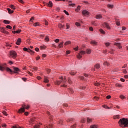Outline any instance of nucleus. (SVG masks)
Instances as JSON below:
<instances>
[{
  "label": "nucleus",
  "instance_id": "f257e3e1",
  "mask_svg": "<svg viewBox=\"0 0 128 128\" xmlns=\"http://www.w3.org/2000/svg\"><path fill=\"white\" fill-rule=\"evenodd\" d=\"M121 128H128V120L126 118H122L118 122Z\"/></svg>",
  "mask_w": 128,
  "mask_h": 128
},
{
  "label": "nucleus",
  "instance_id": "f03ea898",
  "mask_svg": "<svg viewBox=\"0 0 128 128\" xmlns=\"http://www.w3.org/2000/svg\"><path fill=\"white\" fill-rule=\"evenodd\" d=\"M7 70V72H12V70L10 68L6 67V64H0V70H1V72H4V70Z\"/></svg>",
  "mask_w": 128,
  "mask_h": 128
},
{
  "label": "nucleus",
  "instance_id": "7ed1b4c3",
  "mask_svg": "<svg viewBox=\"0 0 128 128\" xmlns=\"http://www.w3.org/2000/svg\"><path fill=\"white\" fill-rule=\"evenodd\" d=\"M62 84L60 86H62L63 88H66V80H56L55 82V84H57V86H60V84Z\"/></svg>",
  "mask_w": 128,
  "mask_h": 128
},
{
  "label": "nucleus",
  "instance_id": "20e7f679",
  "mask_svg": "<svg viewBox=\"0 0 128 128\" xmlns=\"http://www.w3.org/2000/svg\"><path fill=\"white\" fill-rule=\"evenodd\" d=\"M26 110H28L30 108V106H26V104H22V108H20L18 110V112L19 114H20L22 112H26Z\"/></svg>",
  "mask_w": 128,
  "mask_h": 128
},
{
  "label": "nucleus",
  "instance_id": "39448f33",
  "mask_svg": "<svg viewBox=\"0 0 128 128\" xmlns=\"http://www.w3.org/2000/svg\"><path fill=\"white\" fill-rule=\"evenodd\" d=\"M10 56L12 58H16V52L15 51H11L10 52Z\"/></svg>",
  "mask_w": 128,
  "mask_h": 128
},
{
  "label": "nucleus",
  "instance_id": "423d86ee",
  "mask_svg": "<svg viewBox=\"0 0 128 128\" xmlns=\"http://www.w3.org/2000/svg\"><path fill=\"white\" fill-rule=\"evenodd\" d=\"M82 14L86 16H88L90 14V12L86 10H84L82 12Z\"/></svg>",
  "mask_w": 128,
  "mask_h": 128
},
{
  "label": "nucleus",
  "instance_id": "0eeeda50",
  "mask_svg": "<svg viewBox=\"0 0 128 128\" xmlns=\"http://www.w3.org/2000/svg\"><path fill=\"white\" fill-rule=\"evenodd\" d=\"M104 26V28H108V30H110V26L108 25V24L106 23V22H104L103 24Z\"/></svg>",
  "mask_w": 128,
  "mask_h": 128
},
{
  "label": "nucleus",
  "instance_id": "6e6552de",
  "mask_svg": "<svg viewBox=\"0 0 128 128\" xmlns=\"http://www.w3.org/2000/svg\"><path fill=\"white\" fill-rule=\"evenodd\" d=\"M44 128H54V124H50L46 126H44Z\"/></svg>",
  "mask_w": 128,
  "mask_h": 128
},
{
  "label": "nucleus",
  "instance_id": "1a4fd4ad",
  "mask_svg": "<svg viewBox=\"0 0 128 128\" xmlns=\"http://www.w3.org/2000/svg\"><path fill=\"white\" fill-rule=\"evenodd\" d=\"M21 42H22V39L20 38H18L16 40V44H17L18 46H20Z\"/></svg>",
  "mask_w": 128,
  "mask_h": 128
},
{
  "label": "nucleus",
  "instance_id": "9d476101",
  "mask_svg": "<svg viewBox=\"0 0 128 128\" xmlns=\"http://www.w3.org/2000/svg\"><path fill=\"white\" fill-rule=\"evenodd\" d=\"M64 48V41L60 42L58 45V48Z\"/></svg>",
  "mask_w": 128,
  "mask_h": 128
},
{
  "label": "nucleus",
  "instance_id": "9b49d317",
  "mask_svg": "<svg viewBox=\"0 0 128 128\" xmlns=\"http://www.w3.org/2000/svg\"><path fill=\"white\" fill-rule=\"evenodd\" d=\"M35 120H36V118H33L30 120V121L29 122L30 124H32L34 122Z\"/></svg>",
  "mask_w": 128,
  "mask_h": 128
},
{
  "label": "nucleus",
  "instance_id": "f8f14e48",
  "mask_svg": "<svg viewBox=\"0 0 128 128\" xmlns=\"http://www.w3.org/2000/svg\"><path fill=\"white\" fill-rule=\"evenodd\" d=\"M90 44H92V46H96L98 44V42L94 41V40H91L90 42Z\"/></svg>",
  "mask_w": 128,
  "mask_h": 128
},
{
  "label": "nucleus",
  "instance_id": "ddd939ff",
  "mask_svg": "<svg viewBox=\"0 0 128 128\" xmlns=\"http://www.w3.org/2000/svg\"><path fill=\"white\" fill-rule=\"evenodd\" d=\"M14 70V74H16L18 72H20V68H16L14 66L13 67Z\"/></svg>",
  "mask_w": 128,
  "mask_h": 128
},
{
  "label": "nucleus",
  "instance_id": "4468645a",
  "mask_svg": "<svg viewBox=\"0 0 128 128\" xmlns=\"http://www.w3.org/2000/svg\"><path fill=\"white\" fill-rule=\"evenodd\" d=\"M96 16L97 20H100V18H102V16L101 14H97Z\"/></svg>",
  "mask_w": 128,
  "mask_h": 128
},
{
  "label": "nucleus",
  "instance_id": "2eb2a0df",
  "mask_svg": "<svg viewBox=\"0 0 128 128\" xmlns=\"http://www.w3.org/2000/svg\"><path fill=\"white\" fill-rule=\"evenodd\" d=\"M58 28H60V30H62V28H64V25H62V24H58Z\"/></svg>",
  "mask_w": 128,
  "mask_h": 128
},
{
  "label": "nucleus",
  "instance_id": "dca6fc26",
  "mask_svg": "<svg viewBox=\"0 0 128 128\" xmlns=\"http://www.w3.org/2000/svg\"><path fill=\"white\" fill-rule=\"evenodd\" d=\"M44 82L48 83L50 82V80H48V77H46V76H44Z\"/></svg>",
  "mask_w": 128,
  "mask_h": 128
},
{
  "label": "nucleus",
  "instance_id": "f3484780",
  "mask_svg": "<svg viewBox=\"0 0 128 128\" xmlns=\"http://www.w3.org/2000/svg\"><path fill=\"white\" fill-rule=\"evenodd\" d=\"M115 46H118V48L120 49L122 48V46H120V43H116L114 44Z\"/></svg>",
  "mask_w": 128,
  "mask_h": 128
},
{
  "label": "nucleus",
  "instance_id": "a211bd4d",
  "mask_svg": "<svg viewBox=\"0 0 128 128\" xmlns=\"http://www.w3.org/2000/svg\"><path fill=\"white\" fill-rule=\"evenodd\" d=\"M94 68H96V70H98V68H100V64H97L94 66Z\"/></svg>",
  "mask_w": 128,
  "mask_h": 128
},
{
  "label": "nucleus",
  "instance_id": "6ab92c4d",
  "mask_svg": "<svg viewBox=\"0 0 128 128\" xmlns=\"http://www.w3.org/2000/svg\"><path fill=\"white\" fill-rule=\"evenodd\" d=\"M3 22H4V24H10V22L8 20H4L3 21Z\"/></svg>",
  "mask_w": 128,
  "mask_h": 128
},
{
  "label": "nucleus",
  "instance_id": "aec40b11",
  "mask_svg": "<svg viewBox=\"0 0 128 128\" xmlns=\"http://www.w3.org/2000/svg\"><path fill=\"white\" fill-rule=\"evenodd\" d=\"M70 74L71 76H74L76 74V72H74L72 70L71 72H70Z\"/></svg>",
  "mask_w": 128,
  "mask_h": 128
},
{
  "label": "nucleus",
  "instance_id": "412c9836",
  "mask_svg": "<svg viewBox=\"0 0 128 128\" xmlns=\"http://www.w3.org/2000/svg\"><path fill=\"white\" fill-rule=\"evenodd\" d=\"M113 118L114 120H118V118H120V115H115L113 116Z\"/></svg>",
  "mask_w": 128,
  "mask_h": 128
},
{
  "label": "nucleus",
  "instance_id": "4be33fe9",
  "mask_svg": "<svg viewBox=\"0 0 128 128\" xmlns=\"http://www.w3.org/2000/svg\"><path fill=\"white\" fill-rule=\"evenodd\" d=\"M86 52L88 54H90V52H92V50H90V49H87L86 50Z\"/></svg>",
  "mask_w": 128,
  "mask_h": 128
},
{
  "label": "nucleus",
  "instance_id": "5701e85b",
  "mask_svg": "<svg viewBox=\"0 0 128 128\" xmlns=\"http://www.w3.org/2000/svg\"><path fill=\"white\" fill-rule=\"evenodd\" d=\"M72 44V42L70 41H67L64 43V45L68 46V44Z\"/></svg>",
  "mask_w": 128,
  "mask_h": 128
},
{
  "label": "nucleus",
  "instance_id": "b1692460",
  "mask_svg": "<svg viewBox=\"0 0 128 128\" xmlns=\"http://www.w3.org/2000/svg\"><path fill=\"white\" fill-rule=\"evenodd\" d=\"M108 8H114V6L112 4H108L107 5Z\"/></svg>",
  "mask_w": 128,
  "mask_h": 128
},
{
  "label": "nucleus",
  "instance_id": "393cba45",
  "mask_svg": "<svg viewBox=\"0 0 128 128\" xmlns=\"http://www.w3.org/2000/svg\"><path fill=\"white\" fill-rule=\"evenodd\" d=\"M7 10H8V14H12V12H14V10H12L9 8H7Z\"/></svg>",
  "mask_w": 128,
  "mask_h": 128
},
{
  "label": "nucleus",
  "instance_id": "a878e982",
  "mask_svg": "<svg viewBox=\"0 0 128 128\" xmlns=\"http://www.w3.org/2000/svg\"><path fill=\"white\" fill-rule=\"evenodd\" d=\"M116 86L118 88H122V86L118 83L116 84Z\"/></svg>",
  "mask_w": 128,
  "mask_h": 128
},
{
  "label": "nucleus",
  "instance_id": "bb28decb",
  "mask_svg": "<svg viewBox=\"0 0 128 128\" xmlns=\"http://www.w3.org/2000/svg\"><path fill=\"white\" fill-rule=\"evenodd\" d=\"M48 6H50V8H52V1H50L48 2Z\"/></svg>",
  "mask_w": 128,
  "mask_h": 128
},
{
  "label": "nucleus",
  "instance_id": "cd10ccee",
  "mask_svg": "<svg viewBox=\"0 0 128 128\" xmlns=\"http://www.w3.org/2000/svg\"><path fill=\"white\" fill-rule=\"evenodd\" d=\"M43 22H44L45 26H48V22L46 20H44Z\"/></svg>",
  "mask_w": 128,
  "mask_h": 128
},
{
  "label": "nucleus",
  "instance_id": "c85d7f7f",
  "mask_svg": "<svg viewBox=\"0 0 128 128\" xmlns=\"http://www.w3.org/2000/svg\"><path fill=\"white\" fill-rule=\"evenodd\" d=\"M77 58H78V60H80V58H82V56L80 55V54H78V56H77Z\"/></svg>",
  "mask_w": 128,
  "mask_h": 128
},
{
  "label": "nucleus",
  "instance_id": "c756f323",
  "mask_svg": "<svg viewBox=\"0 0 128 128\" xmlns=\"http://www.w3.org/2000/svg\"><path fill=\"white\" fill-rule=\"evenodd\" d=\"M34 26H40V23L38 22H36L34 24Z\"/></svg>",
  "mask_w": 128,
  "mask_h": 128
},
{
  "label": "nucleus",
  "instance_id": "7c9ffc66",
  "mask_svg": "<svg viewBox=\"0 0 128 128\" xmlns=\"http://www.w3.org/2000/svg\"><path fill=\"white\" fill-rule=\"evenodd\" d=\"M2 114H4V116H8V114L6 113V112L5 110H3L2 112Z\"/></svg>",
  "mask_w": 128,
  "mask_h": 128
},
{
  "label": "nucleus",
  "instance_id": "2f4dec72",
  "mask_svg": "<svg viewBox=\"0 0 128 128\" xmlns=\"http://www.w3.org/2000/svg\"><path fill=\"white\" fill-rule=\"evenodd\" d=\"M32 69V71L34 72V70H38V68L36 66H33Z\"/></svg>",
  "mask_w": 128,
  "mask_h": 128
},
{
  "label": "nucleus",
  "instance_id": "473e14b6",
  "mask_svg": "<svg viewBox=\"0 0 128 128\" xmlns=\"http://www.w3.org/2000/svg\"><path fill=\"white\" fill-rule=\"evenodd\" d=\"M68 82L70 84H72V81L70 80V78H68Z\"/></svg>",
  "mask_w": 128,
  "mask_h": 128
},
{
  "label": "nucleus",
  "instance_id": "72a5a7b5",
  "mask_svg": "<svg viewBox=\"0 0 128 128\" xmlns=\"http://www.w3.org/2000/svg\"><path fill=\"white\" fill-rule=\"evenodd\" d=\"M94 86H100V82H96V83L94 84Z\"/></svg>",
  "mask_w": 128,
  "mask_h": 128
},
{
  "label": "nucleus",
  "instance_id": "f704fd0d",
  "mask_svg": "<svg viewBox=\"0 0 128 128\" xmlns=\"http://www.w3.org/2000/svg\"><path fill=\"white\" fill-rule=\"evenodd\" d=\"M34 128H40V124H36L34 126Z\"/></svg>",
  "mask_w": 128,
  "mask_h": 128
},
{
  "label": "nucleus",
  "instance_id": "c9c22d12",
  "mask_svg": "<svg viewBox=\"0 0 128 128\" xmlns=\"http://www.w3.org/2000/svg\"><path fill=\"white\" fill-rule=\"evenodd\" d=\"M80 6H78L77 8L76 9V12H80Z\"/></svg>",
  "mask_w": 128,
  "mask_h": 128
},
{
  "label": "nucleus",
  "instance_id": "e433bc0d",
  "mask_svg": "<svg viewBox=\"0 0 128 128\" xmlns=\"http://www.w3.org/2000/svg\"><path fill=\"white\" fill-rule=\"evenodd\" d=\"M104 66H110V64L108 62H105L104 64Z\"/></svg>",
  "mask_w": 128,
  "mask_h": 128
},
{
  "label": "nucleus",
  "instance_id": "4c0bfd02",
  "mask_svg": "<svg viewBox=\"0 0 128 128\" xmlns=\"http://www.w3.org/2000/svg\"><path fill=\"white\" fill-rule=\"evenodd\" d=\"M40 48L41 50H45V48H46V46H40Z\"/></svg>",
  "mask_w": 128,
  "mask_h": 128
},
{
  "label": "nucleus",
  "instance_id": "58836bf2",
  "mask_svg": "<svg viewBox=\"0 0 128 128\" xmlns=\"http://www.w3.org/2000/svg\"><path fill=\"white\" fill-rule=\"evenodd\" d=\"M100 32H101V34H104L105 32L104 31V30L102 29H100Z\"/></svg>",
  "mask_w": 128,
  "mask_h": 128
},
{
  "label": "nucleus",
  "instance_id": "ea45409f",
  "mask_svg": "<svg viewBox=\"0 0 128 128\" xmlns=\"http://www.w3.org/2000/svg\"><path fill=\"white\" fill-rule=\"evenodd\" d=\"M92 119L89 118H87V122H92Z\"/></svg>",
  "mask_w": 128,
  "mask_h": 128
},
{
  "label": "nucleus",
  "instance_id": "a19ab883",
  "mask_svg": "<svg viewBox=\"0 0 128 128\" xmlns=\"http://www.w3.org/2000/svg\"><path fill=\"white\" fill-rule=\"evenodd\" d=\"M10 8L12 10H15L16 9V7L14 5H10Z\"/></svg>",
  "mask_w": 128,
  "mask_h": 128
},
{
  "label": "nucleus",
  "instance_id": "79ce46f5",
  "mask_svg": "<svg viewBox=\"0 0 128 128\" xmlns=\"http://www.w3.org/2000/svg\"><path fill=\"white\" fill-rule=\"evenodd\" d=\"M27 52H30V54H34V52L30 49H28Z\"/></svg>",
  "mask_w": 128,
  "mask_h": 128
},
{
  "label": "nucleus",
  "instance_id": "37998d69",
  "mask_svg": "<svg viewBox=\"0 0 128 128\" xmlns=\"http://www.w3.org/2000/svg\"><path fill=\"white\" fill-rule=\"evenodd\" d=\"M120 98H121L122 100H124V98H126V96H122V95H121L120 96Z\"/></svg>",
  "mask_w": 128,
  "mask_h": 128
},
{
  "label": "nucleus",
  "instance_id": "c03bdc74",
  "mask_svg": "<svg viewBox=\"0 0 128 128\" xmlns=\"http://www.w3.org/2000/svg\"><path fill=\"white\" fill-rule=\"evenodd\" d=\"M6 28H8L9 30H12V28L10 26V25H8L6 26Z\"/></svg>",
  "mask_w": 128,
  "mask_h": 128
},
{
  "label": "nucleus",
  "instance_id": "a18cd8bd",
  "mask_svg": "<svg viewBox=\"0 0 128 128\" xmlns=\"http://www.w3.org/2000/svg\"><path fill=\"white\" fill-rule=\"evenodd\" d=\"M45 40H46V42H48L50 40V39L48 38V36H46Z\"/></svg>",
  "mask_w": 128,
  "mask_h": 128
},
{
  "label": "nucleus",
  "instance_id": "49530a36",
  "mask_svg": "<svg viewBox=\"0 0 128 128\" xmlns=\"http://www.w3.org/2000/svg\"><path fill=\"white\" fill-rule=\"evenodd\" d=\"M80 54H86V52L82 50L81 52H80Z\"/></svg>",
  "mask_w": 128,
  "mask_h": 128
},
{
  "label": "nucleus",
  "instance_id": "de8ad7c7",
  "mask_svg": "<svg viewBox=\"0 0 128 128\" xmlns=\"http://www.w3.org/2000/svg\"><path fill=\"white\" fill-rule=\"evenodd\" d=\"M81 122H82V124L86 122V119L85 118H82V120H81Z\"/></svg>",
  "mask_w": 128,
  "mask_h": 128
},
{
  "label": "nucleus",
  "instance_id": "09e8293b",
  "mask_svg": "<svg viewBox=\"0 0 128 128\" xmlns=\"http://www.w3.org/2000/svg\"><path fill=\"white\" fill-rule=\"evenodd\" d=\"M64 14H66L67 16H70V14H68V12H66V10H64Z\"/></svg>",
  "mask_w": 128,
  "mask_h": 128
},
{
  "label": "nucleus",
  "instance_id": "8fccbe9b",
  "mask_svg": "<svg viewBox=\"0 0 128 128\" xmlns=\"http://www.w3.org/2000/svg\"><path fill=\"white\" fill-rule=\"evenodd\" d=\"M69 6H76V4H69Z\"/></svg>",
  "mask_w": 128,
  "mask_h": 128
},
{
  "label": "nucleus",
  "instance_id": "3c124183",
  "mask_svg": "<svg viewBox=\"0 0 128 128\" xmlns=\"http://www.w3.org/2000/svg\"><path fill=\"white\" fill-rule=\"evenodd\" d=\"M63 106H64V108H68V104H63Z\"/></svg>",
  "mask_w": 128,
  "mask_h": 128
},
{
  "label": "nucleus",
  "instance_id": "603ef678",
  "mask_svg": "<svg viewBox=\"0 0 128 128\" xmlns=\"http://www.w3.org/2000/svg\"><path fill=\"white\" fill-rule=\"evenodd\" d=\"M90 128H98L96 127V126L92 125L90 126Z\"/></svg>",
  "mask_w": 128,
  "mask_h": 128
},
{
  "label": "nucleus",
  "instance_id": "864d4df0",
  "mask_svg": "<svg viewBox=\"0 0 128 128\" xmlns=\"http://www.w3.org/2000/svg\"><path fill=\"white\" fill-rule=\"evenodd\" d=\"M58 122L59 124H62V120H60Z\"/></svg>",
  "mask_w": 128,
  "mask_h": 128
},
{
  "label": "nucleus",
  "instance_id": "5fc2aeb1",
  "mask_svg": "<svg viewBox=\"0 0 128 128\" xmlns=\"http://www.w3.org/2000/svg\"><path fill=\"white\" fill-rule=\"evenodd\" d=\"M22 32V30H16V34H20V32Z\"/></svg>",
  "mask_w": 128,
  "mask_h": 128
},
{
  "label": "nucleus",
  "instance_id": "6e6d98bb",
  "mask_svg": "<svg viewBox=\"0 0 128 128\" xmlns=\"http://www.w3.org/2000/svg\"><path fill=\"white\" fill-rule=\"evenodd\" d=\"M70 90L71 94H74V90H72V88H70Z\"/></svg>",
  "mask_w": 128,
  "mask_h": 128
},
{
  "label": "nucleus",
  "instance_id": "4d7b16f0",
  "mask_svg": "<svg viewBox=\"0 0 128 128\" xmlns=\"http://www.w3.org/2000/svg\"><path fill=\"white\" fill-rule=\"evenodd\" d=\"M76 26H80V23L78 22H76Z\"/></svg>",
  "mask_w": 128,
  "mask_h": 128
},
{
  "label": "nucleus",
  "instance_id": "13d9d810",
  "mask_svg": "<svg viewBox=\"0 0 128 128\" xmlns=\"http://www.w3.org/2000/svg\"><path fill=\"white\" fill-rule=\"evenodd\" d=\"M103 107L104 108H108V109H110V108L106 105H104L103 106Z\"/></svg>",
  "mask_w": 128,
  "mask_h": 128
},
{
  "label": "nucleus",
  "instance_id": "bf43d9fd",
  "mask_svg": "<svg viewBox=\"0 0 128 128\" xmlns=\"http://www.w3.org/2000/svg\"><path fill=\"white\" fill-rule=\"evenodd\" d=\"M110 98H112V96H110V95L106 96L107 100H110Z\"/></svg>",
  "mask_w": 128,
  "mask_h": 128
},
{
  "label": "nucleus",
  "instance_id": "052dcab7",
  "mask_svg": "<svg viewBox=\"0 0 128 128\" xmlns=\"http://www.w3.org/2000/svg\"><path fill=\"white\" fill-rule=\"evenodd\" d=\"M116 26H120V22L118 21H116Z\"/></svg>",
  "mask_w": 128,
  "mask_h": 128
},
{
  "label": "nucleus",
  "instance_id": "680f3d73",
  "mask_svg": "<svg viewBox=\"0 0 128 128\" xmlns=\"http://www.w3.org/2000/svg\"><path fill=\"white\" fill-rule=\"evenodd\" d=\"M54 42L58 44L60 42V39H56L54 40Z\"/></svg>",
  "mask_w": 128,
  "mask_h": 128
},
{
  "label": "nucleus",
  "instance_id": "e2e57ef3",
  "mask_svg": "<svg viewBox=\"0 0 128 128\" xmlns=\"http://www.w3.org/2000/svg\"><path fill=\"white\" fill-rule=\"evenodd\" d=\"M2 128H6V124H2Z\"/></svg>",
  "mask_w": 128,
  "mask_h": 128
},
{
  "label": "nucleus",
  "instance_id": "0e129e2a",
  "mask_svg": "<svg viewBox=\"0 0 128 128\" xmlns=\"http://www.w3.org/2000/svg\"><path fill=\"white\" fill-rule=\"evenodd\" d=\"M79 78H80V80H82L84 79V76H79Z\"/></svg>",
  "mask_w": 128,
  "mask_h": 128
},
{
  "label": "nucleus",
  "instance_id": "69168bd1",
  "mask_svg": "<svg viewBox=\"0 0 128 128\" xmlns=\"http://www.w3.org/2000/svg\"><path fill=\"white\" fill-rule=\"evenodd\" d=\"M105 44H106V46H110V42H106V43H105Z\"/></svg>",
  "mask_w": 128,
  "mask_h": 128
},
{
  "label": "nucleus",
  "instance_id": "338daca9",
  "mask_svg": "<svg viewBox=\"0 0 128 128\" xmlns=\"http://www.w3.org/2000/svg\"><path fill=\"white\" fill-rule=\"evenodd\" d=\"M70 54V50H67L66 52V54Z\"/></svg>",
  "mask_w": 128,
  "mask_h": 128
},
{
  "label": "nucleus",
  "instance_id": "774afa93",
  "mask_svg": "<svg viewBox=\"0 0 128 128\" xmlns=\"http://www.w3.org/2000/svg\"><path fill=\"white\" fill-rule=\"evenodd\" d=\"M32 20H34V17H32L30 20V22H32Z\"/></svg>",
  "mask_w": 128,
  "mask_h": 128
}]
</instances>
